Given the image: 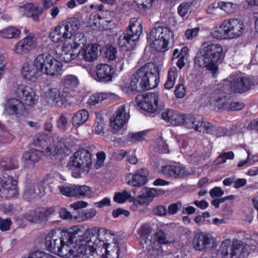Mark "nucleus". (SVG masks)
Instances as JSON below:
<instances>
[{
  "label": "nucleus",
  "instance_id": "b1692460",
  "mask_svg": "<svg viewBox=\"0 0 258 258\" xmlns=\"http://www.w3.org/2000/svg\"><path fill=\"white\" fill-rule=\"evenodd\" d=\"M21 75L23 79L34 82L42 76V72L40 70L37 69L34 64L32 65L26 62L22 67Z\"/></svg>",
  "mask_w": 258,
  "mask_h": 258
},
{
  "label": "nucleus",
  "instance_id": "58836bf2",
  "mask_svg": "<svg viewBox=\"0 0 258 258\" xmlns=\"http://www.w3.org/2000/svg\"><path fill=\"white\" fill-rule=\"evenodd\" d=\"M177 76V69L174 67L170 68L168 71L167 79L164 84V88L167 90L172 88L175 85Z\"/></svg>",
  "mask_w": 258,
  "mask_h": 258
},
{
  "label": "nucleus",
  "instance_id": "4be33fe9",
  "mask_svg": "<svg viewBox=\"0 0 258 258\" xmlns=\"http://www.w3.org/2000/svg\"><path fill=\"white\" fill-rule=\"evenodd\" d=\"M114 71L113 68L106 63H100L96 66V80L106 83L112 80Z\"/></svg>",
  "mask_w": 258,
  "mask_h": 258
},
{
  "label": "nucleus",
  "instance_id": "72a5a7b5",
  "mask_svg": "<svg viewBox=\"0 0 258 258\" xmlns=\"http://www.w3.org/2000/svg\"><path fill=\"white\" fill-rule=\"evenodd\" d=\"M89 117V112L86 109L77 111L72 117V124L75 127H78L86 122Z\"/></svg>",
  "mask_w": 258,
  "mask_h": 258
},
{
  "label": "nucleus",
  "instance_id": "20e7f679",
  "mask_svg": "<svg viewBox=\"0 0 258 258\" xmlns=\"http://www.w3.org/2000/svg\"><path fill=\"white\" fill-rule=\"evenodd\" d=\"M142 32V25L138 19L132 18L124 32L117 39V44L125 51L132 50L136 46Z\"/></svg>",
  "mask_w": 258,
  "mask_h": 258
},
{
  "label": "nucleus",
  "instance_id": "0eeeda50",
  "mask_svg": "<svg viewBox=\"0 0 258 258\" xmlns=\"http://www.w3.org/2000/svg\"><path fill=\"white\" fill-rule=\"evenodd\" d=\"M34 64L40 70L42 75L45 74L51 77H57L62 73V63L48 53L38 55L34 59Z\"/></svg>",
  "mask_w": 258,
  "mask_h": 258
},
{
  "label": "nucleus",
  "instance_id": "338daca9",
  "mask_svg": "<svg viewBox=\"0 0 258 258\" xmlns=\"http://www.w3.org/2000/svg\"><path fill=\"white\" fill-rule=\"evenodd\" d=\"M200 31L199 27H196L192 29H188L185 32V36L188 39H192L196 37Z\"/></svg>",
  "mask_w": 258,
  "mask_h": 258
},
{
  "label": "nucleus",
  "instance_id": "393cba45",
  "mask_svg": "<svg viewBox=\"0 0 258 258\" xmlns=\"http://www.w3.org/2000/svg\"><path fill=\"white\" fill-rule=\"evenodd\" d=\"M79 84L78 78L72 75L66 76L62 80V85L61 91L66 95V97L72 96V92H74L75 89Z\"/></svg>",
  "mask_w": 258,
  "mask_h": 258
},
{
  "label": "nucleus",
  "instance_id": "4468645a",
  "mask_svg": "<svg viewBox=\"0 0 258 258\" xmlns=\"http://www.w3.org/2000/svg\"><path fill=\"white\" fill-rule=\"evenodd\" d=\"M223 23L229 39L237 38L244 32V25L241 20L229 19L224 20Z\"/></svg>",
  "mask_w": 258,
  "mask_h": 258
},
{
  "label": "nucleus",
  "instance_id": "37998d69",
  "mask_svg": "<svg viewBox=\"0 0 258 258\" xmlns=\"http://www.w3.org/2000/svg\"><path fill=\"white\" fill-rule=\"evenodd\" d=\"M1 36L6 38L12 39L18 38L21 31L14 26H9L0 32Z\"/></svg>",
  "mask_w": 258,
  "mask_h": 258
},
{
  "label": "nucleus",
  "instance_id": "9b49d317",
  "mask_svg": "<svg viewBox=\"0 0 258 258\" xmlns=\"http://www.w3.org/2000/svg\"><path fill=\"white\" fill-rule=\"evenodd\" d=\"M52 140L48 134L39 133L34 136L33 144L39 148L44 154L54 156L57 154V149L56 146L52 143Z\"/></svg>",
  "mask_w": 258,
  "mask_h": 258
},
{
  "label": "nucleus",
  "instance_id": "de8ad7c7",
  "mask_svg": "<svg viewBox=\"0 0 258 258\" xmlns=\"http://www.w3.org/2000/svg\"><path fill=\"white\" fill-rule=\"evenodd\" d=\"M131 198L130 192L124 190L122 192H115L113 197V201L116 203L122 204Z\"/></svg>",
  "mask_w": 258,
  "mask_h": 258
},
{
  "label": "nucleus",
  "instance_id": "2eb2a0df",
  "mask_svg": "<svg viewBox=\"0 0 258 258\" xmlns=\"http://www.w3.org/2000/svg\"><path fill=\"white\" fill-rule=\"evenodd\" d=\"M44 99L47 103L51 106L61 107L67 101L66 95L57 88H50L44 93Z\"/></svg>",
  "mask_w": 258,
  "mask_h": 258
},
{
  "label": "nucleus",
  "instance_id": "6ab92c4d",
  "mask_svg": "<svg viewBox=\"0 0 258 258\" xmlns=\"http://www.w3.org/2000/svg\"><path fill=\"white\" fill-rule=\"evenodd\" d=\"M161 172L166 177L174 178L184 177L189 174L186 168L181 164L162 166Z\"/></svg>",
  "mask_w": 258,
  "mask_h": 258
},
{
  "label": "nucleus",
  "instance_id": "8fccbe9b",
  "mask_svg": "<svg viewBox=\"0 0 258 258\" xmlns=\"http://www.w3.org/2000/svg\"><path fill=\"white\" fill-rule=\"evenodd\" d=\"M200 116H193L191 115H184V122L182 124L188 128H194L196 125Z\"/></svg>",
  "mask_w": 258,
  "mask_h": 258
},
{
  "label": "nucleus",
  "instance_id": "0e129e2a",
  "mask_svg": "<svg viewBox=\"0 0 258 258\" xmlns=\"http://www.w3.org/2000/svg\"><path fill=\"white\" fill-rule=\"evenodd\" d=\"M121 215H124L126 217H128L130 215V212L121 208L114 209L112 212V216L114 218H117Z\"/></svg>",
  "mask_w": 258,
  "mask_h": 258
},
{
  "label": "nucleus",
  "instance_id": "5fc2aeb1",
  "mask_svg": "<svg viewBox=\"0 0 258 258\" xmlns=\"http://www.w3.org/2000/svg\"><path fill=\"white\" fill-rule=\"evenodd\" d=\"M97 213L96 210L94 208H91L89 210H83L79 214L81 217L82 220H86L93 218Z\"/></svg>",
  "mask_w": 258,
  "mask_h": 258
},
{
  "label": "nucleus",
  "instance_id": "e433bc0d",
  "mask_svg": "<svg viewBox=\"0 0 258 258\" xmlns=\"http://www.w3.org/2000/svg\"><path fill=\"white\" fill-rule=\"evenodd\" d=\"M73 35L74 37L73 42L71 44L70 43V45H71L76 51H78V49L79 48L83 49L87 43V38L85 34L83 33H76Z\"/></svg>",
  "mask_w": 258,
  "mask_h": 258
},
{
  "label": "nucleus",
  "instance_id": "c9c22d12",
  "mask_svg": "<svg viewBox=\"0 0 258 258\" xmlns=\"http://www.w3.org/2000/svg\"><path fill=\"white\" fill-rule=\"evenodd\" d=\"M0 167L4 171L14 170L18 168V161L14 157H5L0 162Z\"/></svg>",
  "mask_w": 258,
  "mask_h": 258
},
{
  "label": "nucleus",
  "instance_id": "f704fd0d",
  "mask_svg": "<svg viewBox=\"0 0 258 258\" xmlns=\"http://www.w3.org/2000/svg\"><path fill=\"white\" fill-rule=\"evenodd\" d=\"M24 7L25 9L28 11V17H31L35 21L39 22V17L43 13V8L32 3L27 4Z\"/></svg>",
  "mask_w": 258,
  "mask_h": 258
},
{
  "label": "nucleus",
  "instance_id": "ddd939ff",
  "mask_svg": "<svg viewBox=\"0 0 258 258\" xmlns=\"http://www.w3.org/2000/svg\"><path fill=\"white\" fill-rule=\"evenodd\" d=\"M15 96L22 99L28 106H32L36 103L39 97L30 87L21 84L18 85L14 91Z\"/></svg>",
  "mask_w": 258,
  "mask_h": 258
},
{
  "label": "nucleus",
  "instance_id": "9d476101",
  "mask_svg": "<svg viewBox=\"0 0 258 258\" xmlns=\"http://www.w3.org/2000/svg\"><path fill=\"white\" fill-rule=\"evenodd\" d=\"M128 118L129 115L126 114L125 105L118 106L110 119L111 132L114 134H123V126L127 123Z\"/></svg>",
  "mask_w": 258,
  "mask_h": 258
},
{
  "label": "nucleus",
  "instance_id": "bb28decb",
  "mask_svg": "<svg viewBox=\"0 0 258 258\" xmlns=\"http://www.w3.org/2000/svg\"><path fill=\"white\" fill-rule=\"evenodd\" d=\"M118 99V96L112 93L101 92L92 94L87 103L92 107L101 103L104 100L115 101Z\"/></svg>",
  "mask_w": 258,
  "mask_h": 258
},
{
  "label": "nucleus",
  "instance_id": "c756f323",
  "mask_svg": "<svg viewBox=\"0 0 258 258\" xmlns=\"http://www.w3.org/2000/svg\"><path fill=\"white\" fill-rule=\"evenodd\" d=\"M79 53H81L80 59H83L86 61L92 62L97 58L98 47L93 44L90 48L79 50Z\"/></svg>",
  "mask_w": 258,
  "mask_h": 258
},
{
  "label": "nucleus",
  "instance_id": "13d9d810",
  "mask_svg": "<svg viewBox=\"0 0 258 258\" xmlns=\"http://www.w3.org/2000/svg\"><path fill=\"white\" fill-rule=\"evenodd\" d=\"M229 247L230 246L228 245L226 242H223L217 250V254L221 255L222 258H227L229 255Z\"/></svg>",
  "mask_w": 258,
  "mask_h": 258
},
{
  "label": "nucleus",
  "instance_id": "603ef678",
  "mask_svg": "<svg viewBox=\"0 0 258 258\" xmlns=\"http://www.w3.org/2000/svg\"><path fill=\"white\" fill-rule=\"evenodd\" d=\"M154 237L156 241L160 244H166L170 243L167 239L166 234L161 229L158 230L154 234Z\"/></svg>",
  "mask_w": 258,
  "mask_h": 258
},
{
  "label": "nucleus",
  "instance_id": "5701e85b",
  "mask_svg": "<svg viewBox=\"0 0 258 258\" xmlns=\"http://www.w3.org/2000/svg\"><path fill=\"white\" fill-rule=\"evenodd\" d=\"M98 249H100L97 255L103 253L107 258H119L120 254V248L118 242L113 243L112 244L105 242L104 240L100 239L99 240Z\"/></svg>",
  "mask_w": 258,
  "mask_h": 258
},
{
  "label": "nucleus",
  "instance_id": "69168bd1",
  "mask_svg": "<svg viewBox=\"0 0 258 258\" xmlns=\"http://www.w3.org/2000/svg\"><path fill=\"white\" fill-rule=\"evenodd\" d=\"M153 213L156 216H163L167 213V209L165 206L159 205L153 208Z\"/></svg>",
  "mask_w": 258,
  "mask_h": 258
},
{
  "label": "nucleus",
  "instance_id": "412c9836",
  "mask_svg": "<svg viewBox=\"0 0 258 258\" xmlns=\"http://www.w3.org/2000/svg\"><path fill=\"white\" fill-rule=\"evenodd\" d=\"M36 46V39L33 34L26 36L19 41L15 45L14 50L19 54L29 53Z\"/></svg>",
  "mask_w": 258,
  "mask_h": 258
},
{
  "label": "nucleus",
  "instance_id": "49530a36",
  "mask_svg": "<svg viewBox=\"0 0 258 258\" xmlns=\"http://www.w3.org/2000/svg\"><path fill=\"white\" fill-rule=\"evenodd\" d=\"M211 35L213 38L217 39H229L228 36L226 33V30L224 27L223 23L221 24L220 27L214 29L211 32Z\"/></svg>",
  "mask_w": 258,
  "mask_h": 258
},
{
  "label": "nucleus",
  "instance_id": "c85d7f7f",
  "mask_svg": "<svg viewBox=\"0 0 258 258\" xmlns=\"http://www.w3.org/2000/svg\"><path fill=\"white\" fill-rule=\"evenodd\" d=\"M80 56L81 53H79V50L76 51L69 43L63 45L59 57L61 61L68 63L76 58L80 59Z\"/></svg>",
  "mask_w": 258,
  "mask_h": 258
},
{
  "label": "nucleus",
  "instance_id": "6e6552de",
  "mask_svg": "<svg viewBox=\"0 0 258 258\" xmlns=\"http://www.w3.org/2000/svg\"><path fill=\"white\" fill-rule=\"evenodd\" d=\"M92 164V154L87 150L81 149L77 150L70 158L68 167L72 170V175L75 178H80L87 167Z\"/></svg>",
  "mask_w": 258,
  "mask_h": 258
},
{
  "label": "nucleus",
  "instance_id": "f8f14e48",
  "mask_svg": "<svg viewBox=\"0 0 258 258\" xmlns=\"http://www.w3.org/2000/svg\"><path fill=\"white\" fill-rule=\"evenodd\" d=\"M18 193L17 180L13 176L7 175L0 178V197L10 199L17 195Z\"/></svg>",
  "mask_w": 258,
  "mask_h": 258
},
{
  "label": "nucleus",
  "instance_id": "f257e3e1",
  "mask_svg": "<svg viewBox=\"0 0 258 258\" xmlns=\"http://www.w3.org/2000/svg\"><path fill=\"white\" fill-rule=\"evenodd\" d=\"M77 234H76L74 240L71 244V249L73 253L72 256H77L79 254L86 255L88 258L97 255L99 253L100 249H98L99 240L100 238V232L106 233V230L105 228H98L93 227L88 229L85 231L83 235L79 234V231L78 228Z\"/></svg>",
  "mask_w": 258,
  "mask_h": 258
},
{
  "label": "nucleus",
  "instance_id": "a878e982",
  "mask_svg": "<svg viewBox=\"0 0 258 258\" xmlns=\"http://www.w3.org/2000/svg\"><path fill=\"white\" fill-rule=\"evenodd\" d=\"M5 109L10 115H21L24 113L25 107L20 99L12 98L7 100Z\"/></svg>",
  "mask_w": 258,
  "mask_h": 258
},
{
  "label": "nucleus",
  "instance_id": "6e6d98bb",
  "mask_svg": "<svg viewBox=\"0 0 258 258\" xmlns=\"http://www.w3.org/2000/svg\"><path fill=\"white\" fill-rule=\"evenodd\" d=\"M190 7V5L188 3L184 2L178 7L177 13L178 15L183 19L187 17L188 11Z\"/></svg>",
  "mask_w": 258,
  "mask_h": 258
},
{
  "label": "nucleus",
  "instance_id": "680f3d73",
  "mask_svg": "<svg viewBox=\"0 0 258 258\" xmlns=\"http://www.w3.org/2000/svg\"><path fill=\"white\" fill-rule=\"evenodd\" d=\"M185 89L183 84L180 83L175 86L174 95L177 98H182L185 95Z\"/></svg>",
  "mask_w": 258,
  "mask_h": 258
},
{
  "label": "nucleus",
  "instance_id": "e2e57ef3",
  "mask_svg": "<svg viewBox=\"0 0 258 258\" xmlns=\"http://www.w3.org/2000/svg\"><path fill=\"white\" fill-rule=\"evenodd\" d=\"M155 0H134L139 8L142 9H149L152 6V3Z\"/></svg>",
  "mask_w": 258,
  "mask_h": 258
},
{
  "label": "nucleus",
  "instance_id": "4d7b16f0",
  "mask_svg": "<svg viewBox=\"0 0 258 258\" xmlns=\"http://www.w3.org/2000/svg\"><path fill=\"white\" fill-rule=\"evenodd\" d=\"M227 128L222 126L215 127L213 126L212 131L211 135H214L217 137H221L227 136Z\"/></svg>",
  "mask_w": 258,
  "mask_h": 258
},
{
  "label": "nucleus",
  "instance_id": "ea45409f",
  "mask_svg": "<svg viewBox=\"0 0 258 258\" xmlns=\"http://www.w3.org/2000/svg\"><path fill=\"white\" fill-rule=\"evenodd\" d=\"M24 218L28 221L37 223H41L48 220L43 211H33L29 214H25Z\"/></svg>",
  "mask_w": 258,
  "mask_h": 258
},
{
  "label": "nucleus",
  "instance_id": "7c9ffc66",
  "mask_svg": "<svg viewBox=\"0 0 258 258\" xmlns=\"http://www.w3.org/2000/svg\"><path fill=\"white\" fill-rule=\"evenodd\" d=\"M43 152L37 149H30L25 152L22 158L27 164L34 165L41 159Z\"/></svg>",
  "mask_w": 258,
  "mask_h": 258
},
{
  "label": "nucleus",
  "instance_id": "79ce46f5",
  "mask_svg": "<svg viewBox=\"0 0 258 258\" xmlns=\"http://www.w3.org/2000/svg\"><path fill=\"white\" fill-rule=\"evenodd\" d=\"M83 22L79 18L73 17L69 18L64 23L67 27L69 32H71L72 36L73 34L76 33L82 25Z\"/></svg>",
  "mask_w": 258,
  "mask_h": 258
},
{
  "label": "nucleus",
  "instance_id": "aec40b11",
  "mask_svg": "<svg viewBox=\"0 0 258 258\" xmlns=\"http://www.w3.org/2000/svg\"><path fill=\"white\" fill-rule=\"evenodd\" d=\"M64 21L60 23L52 30L49 34V38L51 40L55 43L63 42L67 38L72 37L71 32L67 28Z\"/></svg>",
  "mask_w": 258,
  "mask_h": 258
},
{
  "label": "nucleus",
  "instance_id": "1a4fd4ad",
  "mask_svg": "<svg viewBox=\"0 0 258 258\" xmlns=\"http://www.w3.org/2000/svg\"><path fill=\"white\" fill-rule=\"evenodd\" d=\"M136 102L140 109L150 115L159 113L164 107L157 92L139 95L136 98Z\"/></svg>",
  "mask_w": 258,
  "mask_h": 258
},
{
  "label": "nucleus",
  "instance_id": "f3484780",
  "mask_svg": "<svg viewBox=\"0 0 258 258\" xmlns=\"http://www.w3.org/2000/svg\"><path fill=\"white\" fill-rule=\"evenodd\" d=\"M148 175L147 170L142 168L134 173H128L126 176L125 181L130 185L140 187L145 185L148 182Z\"/></svg>",
  "mask_w": 258,
  "mask_h": 258
},
{
  "label": "nucleus",
  "instance_id": "dca6fc26",
  "mask_svg": "<svg viewBox=\"0 0 258 258\" xmlns=\"http://www.w3.org/2000/svg\"><path fill=\"white\" fill-rule=\"evenodd\" d=\"M255 81L249 77H239L230 83L231 90L235 93L242 94L249 90L254 85Z\"/></svg>",
  "mask_w": 258,
  "mask_h": 258
},
{
  "label": "nucleus",
  "instance_id": "a19ab883",
  "mask_svg": "<svg viewBox=\"0 0 258 258\" xmlns=\"http://www.w3.org/2000/svg\"><path fill=\"white\" fill-rule=\"evenodd\" d=\"M213 126L211 123L204 121L203 118L200 116L198 121L194 129L195 131L200 133L211 135Z\"/></svg>",
  "mask_w": 258,
  "mask_h": 258
},
{
  "label": "nucleus",
  "instance_id": "bf43d9fd",
  "mask_svg": "<svg viewBox=\"0 0 258 258\" xmlns=\"http://www.w3.org/2000/svg\"><path fill=\"white\" fill-rule=\"evenodd\" d=\"M117 49L112 45L109 46L105 51L106 57L110 60H113L116 58Z\"/></svg>",
  "mask_w": 258,
  "mask_h": 258
},
{
  "label": "nucleus",
  "instance_id": "09e8293b",
  "mask_svg": "<svg viewBox=\"0 0 258 258\" xmlns=\"http://www.w3.org/2000/svg\"><path fill=\"white\" fill-rule=\"evenodd\" d=\"M68 118L64 114H61L56 119V124L59 131L64 132L67 130Z\"/></svg>",
  "mask_w": 258,
  "mask_h": 258
},
{
  "label": "nucleus",
  "instance_id": "774afa93",
  "mask_svg": "<svg viewBox=\"0 0 258 258\" xmlns=\"http://www.w3.org/2000/svg\"><path fill=\"white\" fill-rule=\"evenodd\" d=\"M210 196L214 198L215 197H222L224 192L221 187L218 186H215L210 190Z\"/></svg>",
  "mask_w": 258,
  "mask_h": 258
},
{
  "label": "nucleus",
  "instance_id": "3c124183",
  "mask_svg": "<svg viewBox=\"0 0 258 258\" xmlns=\"http://www.w3.org/2000/svg\"><path fill=\"white\" fill-rule=\"evenodd\" d=\"M58 189L60 193L65 196L69 197H74V185L69 186L58 185Z\"/></svg>",
  "mask_w": 258,
  "mask_h": 258
},
{
  "label": "nucleus",
  "instance_id": "7ed1b4c3",
  "mask_svg": "<svg viewBox=\"0 0 258 258\" xmlns=\"http://www.w3.org/2000/svg\"><path fill=\"white\" fill-rule=\"evenodd\" d=\"M220 44L211 43L200 48L194 59L196 64L202 68H206L212 74L214 78L218 74L219 62L223 58V51Z\"/></svg>",
  "mask_w": 258,
  "mask_h": 258
},
{
  "label": "nucleus",
  "instance_id": "4c0bfd02",
  "mask_svg": "<svg viewBox=\"0 0 258 258\" xmlns=\"http://www.w3.org/2000/svg\"><path fill=\"white\" fill-rule=\"evenodd\" d=\"M56 229L51 230L45 236V245L48 251L55 253L56 243H55Z\"/></svg>",
  "mask_w": 258,
  "mask_h": 258
},
{
  "label": "nucleus",
  "instance_id": "423d86ee",
  "mask_svg": "<svg viewBox=\"0 0 258 258\" xmlns=\"http://www.w3.org/2000/svg\"><path fill=\"white\" fill-rule=\"evenodd\" d=\"M149 40L156 51L165 52L168 49L169 43L173 42L174 34L169 28L159 26L151 30Z\"/></svg>",
  "mask_w": 258,
  "mask_h": 258
},
{
  "label": "nucleus",
  "instance_id": "052dcab7",
  "mask_svg": "<svg viewBox=\"0 0 258 258\" xmlns=\"http://www.w3.org/2000/svg\"><path fill=\"white\" fill-rule=\"evenodd\" d=\"M12 225V222L11 219L7 218L4 219L0 217V230L2 231L9 230Z\"/></svg>",
  "mask_w": 258,
  "mask_h": 258
},
{
  "label": "nucleus",
  "instance_id": "a211bd4d",
  "mask_svg": "<svg viewBox=\"0 0 258 258\" xmlns=\"http://www.w3.org/2000/svg\"><path fill=\"white\" fill-rule=\"evenodd\" d=\"M164 194V190L158 188L144 187L141 194L138 196V200H135L134 205H143L149 201H152L155 197L161 196Z\"/></svg>",
  "mask_w": 258,
  "mask_h": 258
},
{
  "label": "nucleus",
  "instance_id": "a18cd8bd",
  "mask_svg": "<svg viewBox=\"0 0 258 258\" xmlns=\"http://www.w3.org/2000/svg\"><path fill=\"white\" fill-rule=\"evenodd\" d=\"M74 197H89L91 195V188L87 185H74Z\"/></svg>",
  "mask_w": 258,
  "mask_h": 258
},
{
  "label": "nucleus",
  "instance_id": "864d4df0",
  "mask_svg": "<svg viewBox=\"0 0 258 258\" xmlns=\"http://www.w3.org/2000/svg\"><path fill=\"white\" fill-rule=\"evenodd\" d=\"M27 258H57L43 251L36 250L30 252Z\"/></svg>",
  "mask_w": 258,
  "mask_h": 258
},
{
  "label": "nucleus",
  "instance_id": "473e14b6",
  "mask_svg": "<svg viewBox=\"0 0 258 258\" xmlns=\"http://www.w3.org/2000/svg\"><path fill=\"white\" fill-rule=\"evenodd\" d=\"M228 101L226 96L218 95L212 96L210 102V105L213 106L215 110H227L228 108Z\"/></svg>",
  "mask_w": 258,
  "mask_h": 258
},
{
  "label": "nucleus",
  "instance_id": "c03bdc74",
  "mask_svg": "<svg viewBox=\"0 0 258 258\" xmlns=\"http://www.w3.org/2000/svg\"><path fill=\"white\" fill-rule=\"evenodd\" d=\"M148 131L145 130L137 133H130L127 136L126 139L124 140V143L127 145H131L137 141H140L143 137L147 135Z\"/></svg>",
  "mask_w": 258,
  "mask_h": 258
},
{
  "label": "nucleus",
  "instance_id": "f03ea898",
  "mask_svg": "<svg viewBox=\"0 0 258 258\" xmlns=\"http://www.w3.org/2000/svg\"><path fill=\"white\" fill-rule=\"evenodd\" d=\"M159 82L158 67L153 62H147L133 75L127 91L137 92L153 89L158 86Z\"/></svg>",
  "mask_w": 258,
  "mask_h": 258
},
{
  "label": "nucleus",
  "instance_id": "2f4dec72",
  "mask_svg": "<svg viewBox=\"0 0 258 258\" xmlns=\"http://www.w3.org/2000/svg\"><path fill=\"white\" fill-rule=\"evenodd\" d=\"M210 241V238L207 235L200 233L195 235L192 244L196 250H202L206 247Z\"/></svg>",
  "mask_w": 258,
  "mask_h": 258
},
{
  "label": "nucleus",
  "instance_id": "cd10ccee",
  "mask_svg": "<svg viewBox=\"0 0 258 258\" xmlns=\"http://www.w3.org/2000/svg\"><path fill=\"white\" fill-rule=\"evenodd\" d=\"M162 118L173 125H180L184 122V114L172 109H166L162 114Z\"/></svg>",
  "mask_w": 258,
  "mask_h": 258
},
{
  "label": "nucleus",
  "instance_id": "39448f33",
  "mask_svg": "<svg viewBox=\"0 0 258 258\" xmlns=\"http://www.w3.org/2000/svg\"><path fill=\"white\" fill-rule=\"evenodd\" d=\"M77 234V227H70L68 229H56L55 243H56V254L62 257L70 258L73 253L71 249V244Z\"/></svg>",
  "mask_w": 258,
  "mask_h": 258
}]
</instances>
